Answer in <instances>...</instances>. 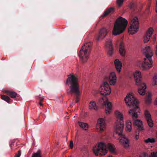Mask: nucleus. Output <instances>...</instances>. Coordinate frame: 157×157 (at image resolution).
Here are the masks:
<instances>
[{
    "label": "nucleus",
    "instance_id": "nucleus-38",
    "mask_svg": "<svg viewBox=\"0 0 157 157\" xmlns=\"http://www.w3.org/2000/svg\"><path fill=\"white\" fill-rule=\"evenodd\" d=\"M156 11L157 13V0L156 2Z\"/></svg>",
    "mask_w": 157,
    "mask_h": 157
},
{
    "label": "nucleus",
    "instance_id": "nucleus-22",
    "mask_svg": "<svg viewBox=\"0 0 157 157\" xmlns=\"http://www.w3.org/2000/svg\"><path fill=\"white\" fill-rule=\"evenodd\" d=\"M119 51L120 54L122 56H124L125 52L124 46L122 43H121L120 45Z\"/></svg>",
    "mask_w": 157,
    "mask_h": 157
},
{
    "label": "nucleus",
    "instance_id": "nucleus-8",
    "mask_svg": "<svg viewBox=\"0 0 157 157\" xmlns=\"http://www.w3.org/2000/svg\"><path fill=\"white\" fill-rule=\"evenodd\" d=\"M134 76L136 84L140 86L138 92L142 95H144L145 94V89L146 88V84L141 81V75L140 72L136 71L134 74Z\"/></svg>",
    "mask_w": 157,
    "mask_h": 157
},
{
    "label": "nucleus",
    "instance_id": "nucleus-6",
    "mask_svg": "<svg viewBox=\"0 0 157 157\" xmlns=\"http://www.w3.org/2000/svg\"><path fill=\"white\" fill-rule=\"evenodd\" d=\"M128 23V21L121 17L117 19L115 23L113 31V34L114 36L120 35L124 32Z\"/></svg>",
    "mask_w": 157,
    "mask_h": 157
},
{
    "label": "nucleus",
    "instance_id": "nucleus-18",
    "mask_svg": "<svg viewBox=\"0 0 157 157\" xmlns=\"http://www.w3.org/2000/svg\"><path fill=\"white\" fill-rule=\"evenodd\" d=\"M104 105L105 107V112L107 114L109 113L112 109V104L110 102H104Z\"/></svg>",
    "mask_w": 157,
    "mask_h": 157
},
{
    "label": "nucleus",
    "instance_id": "nucleus-23",
    "mask_svg": "<svg viewBox=\"0 0 157 157\" xmlns=\"http://www.w3.org/2000/svg\"><path fill=\"white\" fill-rule=\"evenodd\" d=\"M140 157H149L148 155L145 153H144L140 156ZM151 157H157V152H152L151 153Z\"/></svg>",
    "mask_w": 157,
    "mask_h": 157
},
{
    "label": "nucleus",
    "instance_id": "nucleus-32",
    "mask_svg": "<svg viewBox=\"0 0 157 157\" xmlns=\"http://www.w3.org/2000/svg\"><path fill=\"white\" fill-rule=\"evenodd\" d=\"M146 101L148 103H150L151 102V98L150 95H148V97L146 99Z\"/></svg>",
    "mask_w": 157,
    "mask_h": 157
},
{
    "label": "nucleus",
    "instance_id": "nucleus-39",
    "mask_svg": "<svg viewBox=\"0 0 157 157\" xmlns=\"http://www.w3.org/2000/svg\"><path fill=\"white\" fill-rule=\"evenodd\" d=\"M155 53L156 55L157 56V46L156 47V50L155 51Z\"/></svg>",
    "mask_w": 157,
    "mask_h": 157
},
{
    "label": "nucleus",
    "instance_id": "nucleus-27",
    "mask_svg": "<svg viewBox=\"0 0 157 157\" xmlns=\"http://www.w3.org/2000/svg\"><path fill=\"white\" fill-rule=\"evenodd\" d=\"M126 128L127 131L130 132L131 131L132 129V123L130 121L126 123Z\"/></svg>",
    "mask_w": 157,
    "mask_h": 157
},
{
    "label": "nucleus",
    "instance_id": "nucleus-11",
    "mask_svg": "<svg viewBox=\"0 0 157 157\" xmlns=\"http://www.w3.org/2000/svg\"><path fill=\"white\" fill-rule=\"evenodd\" d=\"M105 120L103 118L98 120L96 124V128L98 131L101 132L104 131L105 127Z\"/></svg>",
    "mask_w": 157,
    "mask_h": 157
},
{
    "label": "nucleus",
    "instance_id": "nucleus-36",
    "mask_svg": "<svg viewBox=\"0 0 157 157\" xmlns=\"http://www.w3.org/2000/svg\"><path fill=\"white\" fill-rule=\"evenodd\" d=\"M14 142H12L10 145V146L11 147V149L12 148L13 146L14 145Z\"/></svg>",
    "mask_w": 157,
    "mask_h": 157
},
{
    "label": "nucleus",
    "instance_id": "nucleus-40",
    "mask_svg": "<svg viewBox=\"0 0 157 157\" xmlns=\"http://www.w3.org/2000/svg\"><path fill=\"white\" fill-rule=\"evenodd\" d=\"M154 40H156V38H155V37H154Z\"/></svg>",
    "mask_w": 157,
    "mask_h": 157
},
{
    "label": "nucleus",
    "instance_id": "nucleus-24",
    "mask_svg": "<svg viewBox=\"0 0 157 157\" xmlns=\"http://www.w3.org/2000/svg\"><path fill=\"white\" fill-rule=\"evenodd\" d=\"M78 124L80 127L85 130H86L88 128V124L86 123L79 121L78 122Z\"/></svg>",
    "mask_w": 157,
    "mask_h": 157
},
{
    "label": "nucleus",
    "instance_id": "nucleus-35",
    "mask_svg": "<svg viewBox=\"0 0 157 157\" xmlns=\"http://www.w3.org/2000/svg\"><path fill=\"white\" fill-rule=\"evenodd\" d=\"M135 6V4L134 3H131L130 4V7L131 9H132Z\"/></svg>",
    "mask_w": 157,
    "mask_h": 157
},
{
    "label": "nucleus",
    "instance_id": "nucleus-21",
    "mask_svg": "<svg viewBox=\"0 0 157 157\" xmlns=\"http://www.w3.org/2000/svg\"><path fill=\"white\" fill-rule=\"evenodd\" d=\"M89 109L90 110L94 109L95 110H98V108L96 103L93 101H91L89 105Z\"/></svg>",
    "mask_w": 157,
    "mask_h": 157
},
{
    "label": "nucleus",
    "instance_id": "nucleus-34",
    "mask_svg": "<svg viewBox=\"0 0 157 157\" xmlns=\"http://www.w3.org/2000/svg\"><path fill=\"white\" fill-rule=\"evenodd\" d=\"M69 146L72 149L73 148V141L71 140L70 141Z\"/></svg>",
    "mask_w": 157,
    "mask_h": 157
},
{
    "label": "nucleus",
    "instance_id": "nucleus-25",
    "mask_svg": "<svg viewBox=\"0 0 157 157\" xmlns=\"http://www.w3.org/2000/svg\"><path fill=\"white\" fill-rule=\"evenodd\" d=\"M157 74H154L152 78V85L153 86H155L157 85Z\"/></svg>",
    "mask_w": 157,
    "mask_h": 157
},
{
    "label": "nucleus",
    "instance_id": "nucleus-4",
    "mask_svg": "<svg viewBox=\"0 0 157 157\" xmlns=\"http://www.w3.org/2000/svg\"><path fill=\"white\" fill-rule=\"evenodd\" d=\"M107 148L109 150L111 153H115L114 149L111 144L109 143L106 144L103 142L99 143L97 147H94L93 151L96 155L102 156L105 155L107 153Z\"/></svg>",
    "mask_w": 157,
    "mask_h": 157
},
{
    "label": "nucleus",
    "instance_id": "nucleus-10",
    "mask_svg": "<svg viewBox=\"0 0 157 157\" xmlns=\"http://www.w3.org/2000/svg\"><path fill=\"white\" fill-rule=\"evenodd\" d=\"M132 24L128 28V31L130 34H134L136 33L139 29V22L138 18L135 17L132 21Z\"/></svg>",
    "mask_w": 157,
    "mask_h": 157
},
{
    "label": "nucleus",
    "instance_id": "nucleus-19",
    "mask_svg": "<svg viewBox=\"0 0 157 157\" xmlns=\"http://www.w3.org/2000/svg\"><path fill=\"white\" fill-rule=\"evenodd\" d=\"M114 12V8L113 7H110L106 9L103 15L101 16L102 18L107 16L109 14L113 13Z\"/></svg>",
    "mask_w": 157,
    "mask_h": 157
},
{
    "label": "nucleus",
    "instance_id": "nucleus-15",
    "mask_svg": "<svg viewBox=\"0 0 157 157\" xmlns=\"http://www.w3.org/2000/svg\"><path fill=\"white\" fill-rule=\"evenodd\" d=\"M144 115L148 125L150 127H152L153 126V121L149 111L147 110H145L144 112Z\"/></svg>",
    "mask_w": 157,
    "mask_h": 157
},
{
    "label": "nucleus",
    "instance_id": "nucleus-26",
    "mask_svg": "<svg viewBox=\"0 0 157 157\" xmlns=\"http://www.w3.org/2000/svg\"><path fill=\"white\" fill-rule=\"evenodd\" d=\"M1 98L2 99L6 101L8 103L12 101L9 97L6 95H1Z\"/></svg>",
    "mask_w": 157,
    "mask_h": 157
},
{
    "label": "nucleus",
    "instance_id": "nucleus-17",
    "mask_svg": "<svg viewBox=\"0 0 157 157\" xmlns=\"http://www.w3.org/2000/svg\"><path fill=\"white\" fill-rule=\"evenodd\" d=\"M115 68L117 71L120 73L121 69L122 64L118 59H116L114 62Z\"/></svg>",
    "mask_w": 157,
    "mask_h": 157
},
{
    "label": "nucleus",
    "instance_id": "nucleus-29",
    "mask_svg": "<svg viewBox=\"0 0 157 157\" xmlns=\"http://www.w3.org/2000/svg\"><path fill=\"white\" fill-rule=\"evenodd\" d=\"M40 152V150L37 151L36 153L33 154L32 157H41Z\"/></svg>",
    "mask_w": 157,
    "mask_h": 157
},
{
    "label": "nucleus",
    "instance_id": "nucleus-33",
    "mask_svg": "<svg viewBox=\"0 0 157 157\" xmlns=\"http://www.w3.org/2000/svg\"><path fill=\"white\" fill-rule=\"evenodd\" d=\"M21 155V152L20 150L18 151V153L16 154L14 156V157H20Z\"/></svg>",
    "mask_w": 157,
    "mask_h": 157
},
{
    "label": "nucleus",
    "instance_id": "nucleus-37",
    "mask_svg": "<svg viewBox=\"0 0 157 157\" xmlns=\"http://www.w3.org/2000/svg\"><path fill=\"white\" fill-rule=\"evenodd\" d=\"M139 133H138V134H136L135 136V138L136 139H137L138 138V137L139 136Z\"/></svg>",
    "mask_w": 157,
    "mask_h": 157
},
{
    "label": "nucleus",
    "instance_id": "nucleus-2",
    "mask_svg": "<svg viewBox=\"0 0 157 157\" xmlns=\"http://www.w3.org/2000/svg\"><path fill=\"white\" fill-rule=\"evenodd\" d=\"M67 76L66 84L69 86V89L67 90V93L68 94L75 95V102L78 103L79 101L81 94L78 78L73 75H68Z\"/></svg>",
    "mask_w": 157,
    "mask_h": 157
},
{
    "label": "nucleus",
    "instance_id": "nucleus-16",
    "mask_svg": "<svg viewBox=\"0 0 157 157\" xmlns=\"http://www.w3.org/2000/svg\"><path fill=\"white\" fill-rule=\"evenodd\" d=\"M152 29L150 28L145 34L143 38L144 41V43H147L149 40L150 37L152 34Z\"/></svg>",
    "mask_w": 157,
    "mask_h": 157
},
{
    "label": "nucleus",
    "instance_id": "nucleus-20",
    "mask_svg": "<svg viewBox=\"0 0 157 157\" xmlns=\"http://www.w3.org/2000/svg\"><path fill=\"white\" fill-rule=\"evenodd\" d=\"M4 91L6 94L10 96L13 98H15L17 95V94L14 91L8 90H5Z\"/></svg>",
    "mask_w": 157,
    "mask_h": 157
},
{
    "label": "nucleus",
    "instance_id": "nucleus-41",
    "mask_svg": "<svg viewBox=\"0 0 157 157\" xmlns=\"http://www.w3.org/2000/svg\"><path fill=\"white\" fill-rule=\"evenodd\" d=\"M109 157H113L112 156L110 155L109 156Z\"/></svg>",
    "mask_w": 157,
    "mask_h": 157
},
{
    "label": "nucleus",
    "instance_id": "nucleus-30",
    "mask_svg": "<svg viewBox=\"0 0 157 157\" xmlns=\"http://www.w3.org/2000/svg\"><path fill=\"white\" fill-rule=\"evenodd\" d=\"M38 99H39V101H40V102H39V104L41 106H43V105L42 104V102L44 99V97H41L39 96L38 97Z\"/></svg>",
    "mask_w": 157,
    "mask_h": 157
},
{
    "label": "nucleus",
    "instance_id": "nucleus-5",
    "mask_svg": "<svg viewBox=\"0 0 157 157\" xmlns=\"http://www.w3.org/2000/svg\"><path fill=\"white\" fill-rule=\"evenodd\" d=\"M143 52L144 53L146 58H144V61L141 63L140 67L142 70H146L151 68L152 66L153 62L151 57L153 53L149 46L146 47Z\"/></svg>",
    "mask_w": 157,
    "mask_h": 157
},
{
    "label": "nucleus",
    "instance_id": "nucleus-7",
    "mask_svg": "<svg viewBox=\"0 0 157 157\" xmlns=\"http://www.w3.org/2000/svg\"><path fill=\"white\" fill-rule=\"evenodd\" d=\"M91 42L86 43L82 47L80 50L78 56L82 62H85L88 59L90 52L91 49Z\"/></svg>",
    "mask_w": 157,
    "mask_h": 157
},
{
    "label": "nucleus",
    "instance_id": "nucleus-31",
    "mask_svg": "<svg viewBox=\"0 0 157 157\" xmlns=\"http://www.w3.org/2000/svg\"><path fill=\"white\" fill-rule=\"evenodd\" d=\"M124 0H117V4L119 7H120L122 4Z\"/></svg>",
    "mask_w": 157,
    "mask_h": 157
},
{
    "label": "nucleus",
    "instance_id": "nucleus-13",
    "mask_svg": "<svg viewBox=\"0 0 157 157\" xmlns=\"http://www.w3.org/2000/svg\"><path fill=\"white\" fill-rule=\"evenodd\" d=\"M107 29L104 28L101 29L99 31V33L96 36V38L98 41L102 40L105 37L107 33Z\"/></svg>",
    "mask_w": 157,
    "mask_h": 157
},
{
    "label": "nucleus",
    "instance_id": "nucleus-9",
    "mask_svg": "<svg viewBox=\"0 0 157 157\" xmlns=\"http://www.w3.org/2000/svg\"><path fill=\"white\" fill-rule=\"evenodd\" d=\"M99 92L101 95L104 96L110 94L111 92L110 87L107 82H104L103 85L100 86Z\"/></svg>",
    "mask_w": 157,
    "mask_h": 157
},
{
    "label": "nucleus",
    "instance_id": "nucleus-28",
    "mask_svg": "<svg viewBox=\"0 0 157 157\" xmlns=\"http://www.w3.org/2000/svg\"><path fill=\"white\" fill-rule=\"evenodd\" d=\"M144 141L146 143H153L155 142V140L154 138H148L147 139L144 140Z\"/></svg>",
    "mask_w": 157,
    "mask_h": 157
},
{
    "label": "nucleus",
    "instance_id": "nucleus-12",
    "mask_svg": "<svg viewBox=\"0 0 157 157\" xmlns=\"http://www.w3.org/2000/svg\"><path fill=\"white\" fill-rule=\"evenodd\" d=\"M106 46L108 54L110 56H111L113 53L114 49L111 39L108 40L106 41Z\"/></svg>",
    "mask_w": 157,
    "mask_h": 157
},
{
    "label": "nucleus",
    "instance_id": "nucleus-3",
    "mask_svg": "<svg viewBox=\"0 0 157 157\" xmlns=\"http://www.w3.org/2000/svg\"><path fill=\"white\" fill-rule=\"evenodd\" d=\"M115 114L117 118L115 128L116 132L119 136H122L120 142L125 147H127L129 146L128 140L122 134L124 126L123 115L118 111L115 112Z\"/></svg>",
    "mask_w": 157,
    "mask_h": 157
},
{
    "label": "nucleus",
    "instance_id": "nucleus-1",
    "mask_svg": "<svg viewBox=\"0 0 157 157\" xmlns=\"http://www.w3.org/2000/svg\"><path fill=\"white\" fill-rule=\"evenodd\" d=\"M127 105L131 108L129 111L133 120V124L138 130V132H142L144 130L143 123L140 120L136 119L138 118L137 113L139 111L138 107L139 102L132 93L128 94L124 99Z\"/></svg>",
    "mask_w": 157,
    "mask_h": 157
},
{
    "label": "nucleus",
    "instance_id": "nucleus-14",
    "mask_svg": "<svg viewBox=\"0 0 157 157\" xmlns=\"http://www.w3.org/2000/svg\"><path fill=\"white\" fill-rule=\"evenodd\" d=\"M105 79L109 80L110 85H114L116 82L117 77L114 72H112Z\"/></svg>",
    "mask_w": 157,
    "mask_h": 157
}]
</instances>
